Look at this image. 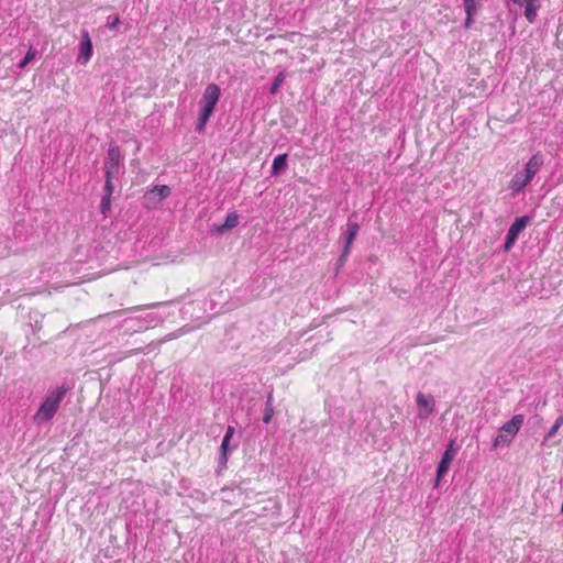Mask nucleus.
<instances>
[{"label": "nucleus", "instance_id": "nucleus-1", "mask_svg": "<svg viewBox=\"0 0 563 563\" xmlns=\"http://www.w3.org/2000/svg\"><path fill=\"white\" fill-rule=\"evenodd\" d=\"M70 385L64 383L62 386L49 389L46 397L43 399L40 408L34 415V422L42 424L53 419L57 412L59 405L66 394L70 390Z\"/></svg>", "mask_w": 563, "mask_h": 563}, {"label": "nucleus", "instance_id": "nucleus-2", "mask_svg": "<svg viewBox=\"0 0 563 563\" xmlns=\"http://www.w3.org/2000/svg\"><path fill=\"white\" fill-rule=\"evenodd\" d=\"M522 424L523 416L515 415L509 421L499 428L498 434L493 441V448L497 449L499 446L509 445L516 434L519 432Z\"/></svg>", "mask_w": 563, "mask_h": 563}, {"label": "nucleus", "instance_id": "nucleus-3", "mask_svg": "<svg viewBox=\"0 0 563 563\" xmlns=\"http://www.w3.org/2000/svg\"><path fill=\"white\" fill-rule=\"evenodd\" d=\"M122 161L123 157L120 147L115 144H111L108 148L107 159L104 162L106 180L112 181L119 174Z\"/></svg>", "mask_w": 563, "mask_h": 563}, {"label": "nucleus", "instance_id": "nucleus-4", "mask_svg": "<svg viewBox=\"0 0 563 563\" xmlns=\"http://www.w3.org/2000/svg\"><path fill=\"white\" fill-rule=\"evenodd\" d=\"M530 222V217L523 216L516 218L510 228L508 229L505 243L504 251L508 252L515 245L519 234L527 228Z\"/></svg>", "mask_w": 563, "mask_h": 563}, {"label": "nucleus", "instance_id": "nucleus-5", "mask_svg": "<svg viewBox=\"0 0 563 563\" xmlns=\"http://www.w3.org/2000/svg\"><path fill=\"white\" fill-rule=\"evenodd\" d=\"M170 195V188L167 185H156L144 194V205L146 208H154Z\"/></svg>", "mask_w": 563, "mask_h": 563}, {"label": "nucleus", "instance_id": "nucleus-6", "mask_svg": "<svg viewBox=\"0 0 563 563\" xmlns=\"http://www.w3.org/2000/svg\"><path fill=\"white\" fill-rule=\"evenodd\" d=\"M417 406L419 408V416L420 417H428L431 415L435 407V400L433 396L431 395H424L423 393L419 391L416 398Z\"/></svg>", "mask_w": 563, "mask_h": 563}, {"label": "nucleus", "instance_id": "nucleus-7", "mask_svg": "<svg viewBox=\"0 0 563 563\" xmlns=\"http://www.w3.org/2000/svg\"><path fill=\"white\" fill-rule=\"evenodd\" d=\"M92 56V43L90 40V35L88 31L84 30L81 32V42H80V51L78 55V63L85 65L89 62Z\"/></svg>", "mask_w": 563, "mask_h": 563}, {"label": "nucleus", "instance_id": "nucleus-8", "mask_svg": "<svg viewBox=\"0 0 563 563\" xmlns=\"http://www.w3.org/2000/svg\"><path fill=\"white\" fill-rule=\"evenodd\" d=\"M358 231H360L358 223L351 222V221L347 223V228L344 233L345 244H344V250L339 258L340 262H343L344 258L346 257V255L349 254L350 247L353 244Z\"/></svg>", "mask_w": 563, "mask_h": 563}, {"label": "nucleus", "instance_id": "nucleus-9", "mask_svg": "<svg viewBox=\"0 0 563 563\" xmlns=\"http://www.w3.org/2000/svg\"><path fill=\"white\" fill-rule=\"evenodd\" d=\"M220 98V88L216 84H209L202 95L200 104H205L214 109Z\"/></svg>", "mask_w": 563, "mask_h": 563}, {"label": "nucleus", "instance_id": "nucleus-10", "mask_svg": "<svg viewBox=\"0 0 563 563\" xmlns=\"http://www.w3.org/2000/svg\"><path fill=\"white\" fill-rule=\"evenodd\" d=\"M543 165V157L540 153H536L530 157V159L525 165V169L522 170V175H525L530 180L533 179L536 174L539 172L540 167Z\"/></svg>", "mask_w": 563, "mask_h": 563}, {"label": "nucleus", "instance_id": "nucleus-11", "mask_svg": "<svg viewBox=\"0 0 563 563\" xmlns=\"http://www.w3.org/2000/svg\"><path fill=\"white\" fill-rule=\"evenodd\" d=\"M455 451L452 449V445H450L445 452L443 453L441 461L438 464L437 467V481L439 482L443 476L446 474L449 466L454 459Z\"/></svg>", "mask_w": 563, "mask_h": 563}, {"label": "nucleus", "instance_id": "nucleus-12", "mask_svg": "<svg viewBox=\"0 0 563 563\" xmlns=\"http://www.w3.org/2000/svg\"><path fill=\"white\" fill-rule=\"evenodd\" d=\"M478 0H463V7L466 13L464 27L470 29L474 22V16L477 13Z\"/></svg>", "mask_w": 563, "mask_h": 563}, {"label": "nucleus", "instance_id": "nucleus-13", "mask_svg": "<svg viewBox=\"0 0 563 563\" xmlns=\"http://www.w3.org/2000/svg\"><path fill=\"white\" fill-rule=\"evenodd\" d=\"M114 187L112 181L106 180L104 187H103V196L100 203V211L106 217L107 213L110 211L111 208V197L113 194Z\"/></svg>", "mask_w": 563, "mask_h": 563}, {"label": "nucleus", "instance_id": "nucleus-14", "mask_svg": "<svg viewBox=\"0 0 563 563\" xmlns=\"http://www.w3.org/2000/svg\"><path fill=\"white\" fill-rule=\"evenodd\" d=\"M522 174V172H518L511 178L509 183V188L512 190V194H518L522 191L525 187L530 184L531 180Z\"/></svg>", "mask_w": 563, "mask_h": 563}, {"label": "nucleus", "instance_id": "nucleus-15", "mask_svg": "<svg viewBox=\"0 0 563 563\" xmlns=\"http://www.w3.org/2000/svg\"><path fill=\"white\" fill-rule=\"evenodd\" d=\"M239 224V216L235 212H231L227 216L224 223L214 227V231L219 234H223Z\"/></svg>", "mask_w": 563, "mask_h": 563}, {"label": "nucleus", "instance_id": "nucleus-16", "mask_svg": "<svg viewBox=\"0 0 563 563\" xmlns=\"http://www.w3.org/2000/svg\"><path fill=\"white\" fill-rule=\"evenodd\" d=\"M200 106H201V109H200L198 122L196 125V131L203 132L205 126H206L207 122L209 121L210 117L212 115L214 109L211 107L205 106V104H200Z\"/></svg>", "mask_w": 563, "mask_h": 563}, {"label": "nucleus", "instance_id": "nucleus-17", "mask_svg": "<svg viewBox=\"0 0 563 563\" xmlns=\"http://www.w3.org/2000/svg\"><path fill=\"white\" fill-rule=\"evenodd\" d=\"M540 9L539 0H528L525 5V16L529 23H533Z\"/></svg>", "mask_w": 563, "mask_h": 563}, {"label": "nucleus", "instance_id": "nucleus-18", "mask_svg": "<svg viewBox=\"0 0 563 563\" xmlns=\"http://www.w3.org/2000/svg\"><path fill=\"white\" fill-rule=\"evenodd\" d=\"M287 168V154L277 155L272 165V175H280Z\"/></svg>", "mask_w": 563, "mask_h": 563}, {"label": "nucleus", "instance_id": "nucleus-19", "mask_svg": "<svg viewBox=\"0 0 563 563\" xmlns=\"http://www.w3.org/2000/svg\"><path fill=\"white\" fill-rule=\"evenodd\" d=\"M229 443H230V441H227V440L222 439V442H221V445H220L219 460H218L219 466L221 468L225 467L227 463H228V454L231 451V449L229 446Z\"/></svg>", "mask_w": 563, "mask_h": 563}, {"label": "nucleus", "instance_id": "nucleus-20", "mask_svg": "<svg viewBox=\"0 0 563 563\" xmlns=\"http://www.w3.org/2000/svg\"><path fill=\"white\" fill-rule=\"evenodd\" d=\"M38 52L33 46H30L29 51L26 52L24 58L18 64V67L20 69H24L36 56Z\"/></svg>", "mask_w": 563, "mask_h": 563}, {"label": "nucleus", "instance_id": "nucleus-21", "mask_svg": "<svg viewBox=\"0 0 563 563\" xmlns=\"http://www.w3.org/2000/svg\"><path fill=\"white\" fill-rule=\"evenodd\" d=\"M285 77H286V74L285 71H280L276 77L275 79L273 80L272 85H271V88H269V92L272 95H275L277 93V91L279 90L280 86L283 85L284 80H285Z\"/></svg>", "mask_w": 563, "mask_h": 563}, {"label": "nucleus", "instance_id": "nucleus-22", "mask_svg": "<svg viewBox=\"0 0 563 563\" xmlns=\"http://www.w3.org/2000/svg\"><path fill=\"white\" fill-rule=\"evenodd\" d=\"M562 426H563V416H559L556 418L554 424L548 431V433L544 438V442L548 441L549 439L553 438Z\"/></svg>", "mask_w": 563, "mask_h": 563}, {"label": "nucleus", "instance_id": "nucleus-23", "mask_svg": "<svg viewBox=\"0 0 563 563\" xmlns=\"http://www.w3.org/2000/svg\"><path fill=\"white\" fill-rule=\"evenodd\" d=\"M121 23L120 18L118 14L108 18L107 27L111 31H114L118 29L119 24Z\"/></svg>", "mask_w": 563, "mask_h": 563}, {"label": "nucleus", "instance_id": "nucleus-24", "mask_svg": "<svg viewBox=\"0 0 563 563\" xmlns=\"http://www.w3.org/2000/svg\"><path fill=\"white\" fill-rule=\"evenodd\" d=\"M273 416H274V408H265L264 415H263V422L266 424L269 423L272 421Z\"/></svg>", "mask_w": 563, "mask_h": 563}, {"label": "nucleus", "instance_id": "nucleus-25", "mask_svg": "<svg viewBox=\"0 0 563 563\" xmlns=\"http://www.w3.org/2000/svg\"><path fill=\"white\" fill-rule=\"evenodd\" d=\"M235 433V429L232 426H228L223 440L230 441Z\"/></svg>", "mask_w": 563, "mask_h": 563}, {"label": "nucleus", "instance_id": "nucleus-26", "mask_svg": "<svg viewBox=\"0 0 563 563\" xmlns=\"http://www.w3.org/2000/svg\"><path fill=\"white\" fill-rule=\"evenodd\" d=\"M265 408H274L273 406V393L271 391L267 396Z\"/></svg>", "mask_w": 563, "mask_h": 563}]
</instances>
